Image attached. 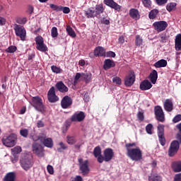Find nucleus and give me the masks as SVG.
Here are the masks:
<instances>
[{"label": "nucleus", "instance_id": "nucleus-1", "mask_svg": "<svg viewBox=\"0 0 181 181\" xmlns=\"http://www.w3.org/2000/svg\"><path fill=\"white\" fill-rule=\"evenodd\" d=\"M134 146H136V143H127L125 144L127 156L132 160L139 162L142 159V150L139 147L132 148Z\"/></svg>", "mask_w": 181, "mask_h": 181}, {"label": "nucleus", "instance_id": "nucleus-2", "mask_svg": "<svg viewBox=\"0 0 181 181\" xmlns=\"http://www.w3.org/2000/svg\"><path fill=\"white\" fill-rule=\"evenodd\" d=\"M18 136L15 134H11L8 136H4L2 138V144L7 148H12L16 145Z\"/></svg>", "mask_w": 181, "mask_h": 181}, {"label": "nucleus", "instance_id": "nucleus-3", "mask_svg": "<svg viewBox=\"0 0 181 181\" xmlns=\"http://www.w3.org/2000/svg\"><path fill=\"white\" fill-rule=\"evenodd\" d=\"M32 103L31 105L37 111L39 112H45V105H43V100L40 96H35L32 98Z\"/></svg>", "mask_w": 181, "mask_h": 181}, {"label": "nucleus", "instance_id": "nucleus-4", "mask_svg": "<svg viewBox=\"0 0 181 181\" xmlns=\"http://www.w3.org/2000/svg\"><path fill=\"white\" fill-rule=\"evenodd\" d=\"M30 139H33L35 142L40 141L41 144L46 146V148H53V139L50 137H46V136H39L36 139L33 138V136H30Z\"/></svg>", "mask_w": 181, "mask_h": 181}, {"label": "nucleus", "instance_id": "nucleus-5", "mask_svg": "<svg viewBox=\"0 0 181 181\" xmlns=\"http://www.w3.org/2000/svg\"><path fill=\"white\" fill-rule=\"evenodd\" d=\"M114 150L111 148H105L103 151V156L100 158V161L99 163H103V162H111L114 158Z\"/></svg>", "mask_w": 181, "mask_h": 181}, {"label": "nucleus", "instance_id": "nucleus-6", "mask_svg": "<svg viewBox=\"0 0 181 181\" xmlns=\"http://www.w3.org/2000/svg\"><path fill=\"white\" fill-rule=\"evenodd\" d=\"M13 30L16 35L20 37L21 40L25 42L26 39V29H25V27L21 25L14 24Z\"/></svg>", "mask_w": 181, "mask_h": 181}, {"label": "nucleus", "instance_id": "nucleus-7", "mask_svg": "<svg viewBox=\"0 0 181 181\" xmlns=\"http://www.w3.org/2000/svg\"><path fill=\"white\" fill-rule=\"evenodd\" d=\"M179 148H180V143H179V141L177 140L173 141L170 143V147L168 148V156H170V158L173 157V156L177 153Z\"/></svg>", "mask_w": 181, "mask_h": 181}, {"label": "nucleus", "instance_id": "nucleus-8", "mask_svg": "<svg viewBox=\"0 0 181 181\" xmlns=\"http://www.w3.org/2000/svg\"><path fill=\"white\" fill-rule=\"evenodd\" d=\"M32 149L33 153L39 156V158H43L45 156V149L40 144L34 142L32 145Z\"/></svg>", "mask_w": 181, "mask_h": 181}, {"label": "nucleus", "instance_id": "nucleus-9", "mask_svg": "<svg viewBox=\"0 0 181 181\" xmlns=\"http://www.w3.org/2000/svg\"><path fill=\"white\" fill-rule=\"evenodd\" d=\"M168 23L165 21H156L153 23V27L158 33L163 32V30H166V28H168Z\"/></svg>", "mask_w": 181, "mask_h": 181}, {"label": "nucleus", "instance_id": "nucleus-10", "mask_svg": "<svg viewBox=\"0 0 181 181\" xmlns=\"http://www.w3.org/2000/svg\"><path fill=\"white\" fill-rule=\"evenodd\" d=\"M86 118V113L84 112L80 111L75 112L71 117V122H81L84 121Z\"/></svg>", "mask_w": 181, "mask_h": 181}, {"label": "nucleus", "instance_id": "nucleus-11", "mask_svg": "<svg viewBox=\"0 0 181 181\" xmlns=\"http://www.w3.org/2000/svg\"><path fill=\"white\" fill-rule=\"evenodd\" d=\"M135 83V72L130 71L129 74L124 78V85L126 87H131Z\"/></svg>", "mask_w": 181, "mask_h": 181}, {"label": "nucleus", "instance_id": "nucleus-12", "mask_svg": "<svg viewBox=\"0 0 181 181\" xmlns=\"http://www.w3.org/2000/svg\"><path fill=\"white\" fill-rule=\"evenodd\" d=\"M49 8L52 9V11H55L56 12H63V13H70V8L62 6H57L54 4H49Z\"/></svg>", "mask_w": 181, "mask_h": 181}, {"label": "nucleus", "instance_id": "nucleus-13", "mask_svg": "<svg viewBox=\"0 0 181 181\" xmlns=\"http://www.w3.org/2000/svg\"><path fill=\"white\" fill-rule=\"evenodd\" d=\"M71 104H73V99L69 95H65L61 100V107L64 110L70 108Z\"/></svg>", "mask_w": 181, "mask_h": 181}, {"label": "nucleus", "instance_id": "nucleus-14", "mask_svg": "<svg viewBox=\"0 0 181 181\" xmlns=\"http://www.w3.org/2000/svg\"><path fill=\"white\" fill-rule=\"evenodd\" d=\"M155 115L157 121L165 122V114L160 106H156L155 107Z\"/></svg>", "mask_w": 181, "mask_h": 181}, {"label": "nucleus", "instance_id": "nucleus-15", "mask_svg": "<svg viewBox=\"0 0 181 181\" xmlns=\"http://www.w3.org/2000/svg\"><path fill=\"white\" fill-rule=\"evenodd\" d=\"M47 97L49 103H57V101H59V96L56 95V90L54 86H52L49 90Z\"/></svg>", "mask_w": 181, "mask_h": 181}, {"label": "nucleus", "instance_id": "nucleus-16", "mask_svg": "<svg viewBox=\"0 0 181 181\" xmlns=\"http://www.w3.org/2000/svg\"><path fill=\"white\" fill-rule=\"evenodd\" d=\"M21 166L24 170H29L32 166H33V163L30 158H22L20 160Z\"/></svg>", "mask_w": 181, "mask_h": 181}, {"label": "nucleus", "instance_id": "nucleus-17", "mask_svg": "<svg viewBox=\"0 0 181 181\" xmlns=\"http://www.w3.org/2000/svg\"><path fill=\"white\" fill-rule=\"evenodd\" d=\"M104 4L107 6L112 8V9H115L117 12H121V6L117 4V2H115L114 0H104Z\"/></svg>", "mask_w": 181, "mask_h": 181}, {"label": "nucleus", "instance_id": "nucleus-18", "mask_svg": "<svg viewBox=\"0 0 181 181\" xmlns=\"http://www.w3.org/2000/svg\"><path fill=\"white\" fill-rule=\"evenodd\" d=\"M79 169L82 175H86L90 173V168L88 167V160L83 161V163L79 165Z\"/></svg>", "mask_w": 181, "mask_h": 181}, {"label": "nucleus", "instance_id": "nucleus-19", "mask_svg": "<svg viewBox=\"0 0 181 181\" xmlns=\"http://www.w3.org/2000/svg\"><path fill=\"white\" fill-rule=\"evenodd\" d=\"M55 88L59 93H67L69 91V88L64 85V83L63 81H58L55 84Z\"/></svg>", "mask_w": 181, "mask_h": 181}, {"label": "nucleus", "instance_id": "nucleus-20", "mask_svg": "<svg viewBox=\"0 0 181 181\" xmlns=\"http://www.w3.org/2000/svg\"><path fill=\"white\" fill-rule=\"evenodd\" d=\"M103 152L101 151V147L100 146H98L94 148L93 149V156L95 158H96L97 161L98 162V163H100V158L103 157Z\"/></svg>", "mask_w": 181, "mask_h": 181}, {"label": "nucleus", "instance_id": "nucleus-21", "mask_svg": "<svg viewBox=\"0 0 181 181\" xmlns=\"http://www.w3.org/2000/svg\"><path fill=\"white\" fill-rule=\"evenodd\" d=\"M151 88H152V83L146 79L140 83V90L141 91H146V90H151Z\"/></svg>", "mask_w": 181, "mask_h": 181}, {"label": "nucleus", "instance_id": "nucleus-22", "mask_svg": "<svg viewBox=\"0 0 181 181\" xmlns=\"http://www.w3.org/2000/svg\"><path fill=\"white\" fill-rule=\"evenodd\" d=\"M94 11L95 18H98L100 16L101 13H104V11H105V8H104V4H100L96 5Z\"/></svg>", "mask_w": 181, "mask_h": 181}, {"label": "nucleus", "instance_id": "nucleus-23", "mask_svg": "<svg viewBox=\"0 0 181 181\" xmlns=\"http://www.w3.org/2000/svg\"><path fill=\"white\" fill-rule=\"evenodd\" d=\"M112 67H115V62L110 59H105L103 64L104 70H110V69H112Z\"/></svg>", "mask_w": 181, "mask_h": 181}, {"label": "nucleus", "instance_id": "nucleus-24", "mask_svg": "<svg viewBox=\"0 0 181 181\" xmlns=\"http://www.w3.org/2000/svg\"><path fill=\"white\" fill-rule=\"evenodd\" d=\"M129 14L130 18H132L134 21L139 20V18L141 17V16L139 15V11L136 8H131L129 10Z\"/></svg>", "mask_w": 181, "mask_h": 181}, {"label": "nucleus", "instance_id": "nucleus-25", "mask_svg": "<svg viewBox=\"0 0 181 181\" xmlns=\"http://www.w3.org/2000/svg\"><path fill=\"white\" fill-rule=\"evenodd\" d=\"M94 56L95 57H103V56H105V49L103 47H97L94 49Z\"/></svg>", "mask_w": 181, "mask_h": 181}, {"label": "nucleus", "instance_id": "nucleus-26", "mask_svg": "<svg viewBox=\"0 0 181 181\" xmlns=\"http://www.w3.org/2000/svg\"><path fill=\"white\" fill-rule=\"evenodd\" d=\"M164 108L168 112H172V111H173V103L172 102V100H165L164 102Z\"/></svg>", "mask_w": 181, "mask_h": 181}, {"label": "nucleus", "instance_id": "nucleus-27", "mask_svg": "<svg viewBox=\"0 0 181 181\" xmlns=\"http://www.w3.org/2000/svg\"><path fill=\"white\" fill-rule=\"evenodd\" d=\"M84 16L88 19H91L95 18V13L93 7L88 8L87 10L84 11Z\"/></svg>", "mask_w": 181, "mask_h": 181}, {"label": "nucleus", "instance_id": "nucleus-28", "mask_svg": "<svg viewBox=\"0 0 181 181\" xmlns=\"http://www.w3.org/2000/svg\"><path fill=\"white\" fill-rule=\"evenodd\" d=\"M3 181H16V173L15 172L8 173L3 178Z\"/></svg>", "mask_w": 181, "mask_h": 181}, {"label": "nucleus", "instance_id": "nucleus-29", "mask_svg": "<svg viewBox=\"0 0 181 181\" xmlns=\"http://www.w3.org/2000/svg\"><path fill=\"white\" fill-rule=\"evenodd\" d=\"M175 49L176 52L181 50V34H177L175 39Z\"/></svg>", "mask_w": 181, "mask_h": 181}, {"label": "nucleus", "instance_id": "nucleus-30", "mask_svg": "<svg viewBox=\"0 0 181 181\" xmlns=\"http://www.w3.org/2000/svg\"><path fill=\"white\" fill-rule=\"evenodd\" d=\"M173 172H181V161H174L171 164Z\"/></svg>", "mask_w": 181, "mask_h": 181}, {"label": "nucleus", "instance_id": "nucleus-31", "mask_svg": "<svg viewBox=\"0 0 181 181\" xmlns=\"http://www.w3.org/2000/svg\"><path fill=\"white\" fill-rule=\"evenodd\" d=\"M153 66L156 69H160V67H166V66H168V61L165 59L158 60L153 64Z\"/></svg>", "mask_w": 181, "mask_h": 181}, {"label": "nucleus", "instance_id": "nucleus-32", "mask_svg": "<svg viewBox=\"0 0 181 181\" xmlns=\"http://www.w3.org/2000/svg\"><path fill=\"white\" fill-rule=\"evenodd\" d=\"M150 80L152 84H156L158 80V71L156 70H153L149 75Z\"/></svg>", "mask_w": 181, "mask_h": 181}, {"label": "nucleus", "instance_id": "nucleus-33", "mask_svg": "<svg viewBox=\"0 0 181 181\" xmlns=\"http://www.w3.org/2000/svg\"><path fill=\"white\" fill-rule=\"evenodd\" d=\"M158 15H159V10L154 8L149 12L148 18L151 20L156 19V18H158Z\"/></svg>", "mask_w": 181, "mask_h": 181}, {"label": "nucleus", "instance_id": "nucleus-34", "mask_svg": "<svg viewBox=\"0 0 181 181\" xmlns=\"http://www.w3.org/2000/svg\"><path fill=\"white\" fill-rule=\"evenodd\" d=\"M66 142L69 145H74L77 142V139L74 136L68 135L66 136Z\"/></svg>", "mask_w": 181, "mask_h": 181}, {"label": "nucleus", "instance_id": "nucleus-35", "mask_svg": "<svg viewBox=\"0 0 181 181\" xmlns=\"http://www.w3.org/2000/svg\"><path fill=\"white\" fill-rule=\"evenodd\" d=\"M158 136L165 135V125L159 124L157 127Z\"/></svg>", "mask_w": 181, "mask_h": 181}, {"label": "nucleus", "instance_id": "nucleus-36", "mask_svg": "<svg viewBox=\"0 0 181 181\" xmlns=\"http://www.w3.org/2000/svg\"><path fill=\"white\" fill-rule=\"evenodd\" d=\"M91 73H82V78H83L86 83H90V81H91Z\"/></svg>", "mask_w": 181, "mask_h": 181}, {"label": "nucleus", "instance_id": "nucleus-37", "mask_svg": "<svg viewBox=\"0 0 181 181\" xmlns=\"http://www.w3.org/2000/svg\"><path fill=\"white\" fill-rule=\"evenodd\" d=\"M36 49L40 52H47L49 50V49L47 48V46L45 45V42L37 45Z\"/></svg>", "mask_w": 181, "mask_h": 181}, {"label": "nucleus", "instance_id": "nucleus-38", "mask_svg": "<svg viewBox=\"0 0 181 181\" xmlns=\"http://www.w3.org/2000/svg\"><path fill=\"white\" fill-rule=\"evenodd\" d=\"M149 181H162V177L158 175H151L148 177Z\"/></svg>", "mask_w": 181, "mask_h": 181}, {"label": "nucleus", "instance_id": "nucleus-39", "mask_svg": "<svg viewBox=\"0 0 181 181\" xmlns=\"http://www.w3.org/2000/svg\"><path fill=\"white\" fill-rule=\"evenodd\" d=\"M66 32L71 37H76V32L70 25L66 26Z\"/></svg>", "mask_w": 181, "mask_h": 181}, {"label": "nucleus", "instance_id": "nucleus-40", "mask_svg": "<svg viewBox=\"0 0 181 181\" xmlns=\"http://www.w3.org/2000/svg\"><path fill=\"white\" fill-rule=\"evenodd\" d=\"M16 23H18V25H25L26 22H28V19L26 17H18L16 20Z\"/></svg>", "mask_w": 181, "mask_h": 181}, {"label": "nucleus", "instance_id": "nucleus-41", "mask_svg": "<svg viewBox=\"0 0 181 181\" xmlns=\"http://www.w3.org/2000/svg\"><path fill=\"white\" fill-rule=\"evenodd\" d=\"M51 70L53 71V73H56V74H60L63 71V69H60L59 67H57V66L52 65L51 66Z\"/></svg>", "mask_w": 181, "mask_h": 181}, {"label": "nucleus", "instance_id": "nucleus-42", "mask_svg": "<svg viewBox=\"0 0 181 181\" xmlns=\"http://www.w3.org/2000/svg\"><path fill=\"white\" fill-rule=\"evenodd\" d=\"M16 50H18V47H16V46L15 45H11L8 47L7 49H6L5 52L6 53H15Z\"/></svg>", "mask_w": 181, "mask_h": 181}, {"label": "nucleus", "instance_id": "nucleus-43", "mask_svg": "<svg viewBox=\"0 0 181 181\" xmlns=\"http://www.w3.org/2000/svg\"><path fill=\"white\" fill-rule=\"evenodd\" d=\"M176 3H169L166 6V9L168 11V12H172L173 9H175L176 8Z\"/></svg>", "mask_w": 181, "mask_h": 181}, {"label": "nucleus", "instance_id": "nucleus-44", "mask_svg": "<svg viewBox=\"0 0 181 181\" xmlns=\"http://www.w3.org/2000/svg\"><path fill=\"white\" fill-rule=\"evenodd\" d=\"M177 129H178L179 132L176 135L177 139L180 141V143L181 144V123L178 124L176 126Z\"/></svg>", "mask_w": 181, "mask_h": 181}, {"label": "nucleus", "instance_id": "nucleus-45", "mask_svg": "<svg viewBox=\"0 0 181 181\" xmlns=\"http://www.w3.org/2000/svg\"><path fill=\"white\" fill-rule=\"evenodd\" d=\"M20 135L23 138H28V135H29V131L28 129H22L20 130Z\"/></svg>", "mask_w": 181, "mask_h": 181}, {"label": "nucleus", "instance_id": "nucleus-46", "mask_svg": "<svg viewBox=\"0 0 181 181\" xmlns=\"http://www.w3.org/2000/svg\"><path fill=\"white\" fill-rule=\"evenodd\" d=\"M159 143L162 146H165L166 145V139H165V135L158 136Z\"/></svg>", "mask_w": 181, "mask_h": 181}, {"label": "nucleus", "instance_id": "nucleus-47", "mask_svg": "<svg viewBox=\"0 0 181 181\" xmlns=\"http://www.w3.org/2000/svg\"><path fill=\"white\" fill-rule=\"evenodd\" d=\"M52 37H57L59 36V32L57 31V28L53 27L51 30Z\"/></svg>", "mask_w": 181, "mask_h": 181}, {"label": "nucleus", "instance_id": "nucleus-48", "mask_svg": "<svg viewBox=\"0 0 181 181\" xmlns=\"http://www.w3.org/2000/svg\"><path fill=\"white\" fill-rule=\"evenodd\" d=\"M141 2L145 8H149L152 6V1L151 0H141Z\"/></svg>", "mask_w": 181, "mask_h": 181}, {"label": "nucleus", "instance_id": "nucleus-49", "mask_svg": "<svg viewBox=\"0 0 181 181\" xmlns=\"http://www.w3.org/2000/svg\"><path fill=\"white\" fill-rule=\"evenodd\" d=\"M142 37H141V35H136V40H135V45L136 46H141L142 45Z\"/></svg>", "mask_w": 181, "mask_h": 181}, {"label": "nucleus", "instance_id": "nucleus-50", "mask_svg": "<svg viewBox=\"0 0 181 181\" xmlns=\"http://www.w3.org/2000/svg\"><path fill=\"white\" fill-rule=\"evenodd\" d=\"M11 151L14 155H17L18 153H21L22 152V148L21 146H16L12 148Z\"/></svg>", "mask_w": 181, "mask_h": 181}, {"label": "nucleus", "instance_id": "nucleus-51", "mask_svg": "<svg viewBox=\"0 0 181 181\" xmlns=\"http://www.w3.org/2000/svg\"><path fill=\"white\" fill-rule=\"evenodd\" d=\"M35 43H36L37 46H38L39 45H42V44L45 43V40H43V37L42 36H37L35 38Z\"/></svg>", "mask_w": 181, "mask_h": 181}, {"label": "nucleus", "instance_id": "nucleus-52", "mask_svg": "<svg viewBox=\"0 0 181 181\" xmlns=\"http://www.w3.org/2000/svg\"><path fill=\"white\" fill-rule=\"evenodd\" d=\"M112 82L115 83V84H117L118 86H121L122 84V80L118 76H115L112 78Z\"/></svg>", "mask_w": 181, "mask_h": 181}, {"label": "nucleus", "instance_id": "nucleus-53", "mask_svg": "<svg viewBox=\"0 0 181 181\" xmlns=\"http://www.w3.org/2000/svg\"><path fill=\"white\" fill-rule=\"evenodd\" d=\"M137 118L140 122H144V119H145V115H144V112H139L137 113Z\"/></svg>", "mask_w": 181, "mask_h": 181}, {"label": "nucleus", "instance_id": "nucleus-54", "mask_svg": "<svg viewBox=\"0 0 181 181\" xmlns=\"http://www.w3.org/2000/svg\"><path fill=\"white\" fill-rule=\"evenodd\" d=\"M153 128V126L152 125V124H147V126L146 127V131L147 134H148L149 135H152V129Z\"/></svg>", "mask_w": 181, "mask_h": 181}, {"label": "nucleus", "instance_id": "nucleus-55", "mask_svg": "<svg viewBox=\"0 0 181 181\" xmlns=\"http://www.w3.org/2000/svg\"><path fill=\"white\" fill-rule=\"evenodd\" d=\"M59 145L61 146V148H57L58 152H62V149L66 150L67 149V145L64 144L63 141L59 142Z\"/></svg>", "mask_w": 181, "mask_h": 181}, {"label": "nucleus", "instance_id": "nucleus-56", "mask_svg": "<svg viewBox=\"0 0 181 181\" xmlns=\"http://www.w3.org/2000/svg\"><path fill=\"white\" fill-rule=\"evenodd\" d=\"M160 40V42H161V43H166V34L165 33H161L159 35Z\"/></svg>", "mask_w": 181, "mask_h": 181}, {"label": "nucleus", "instance_id": "nucleus-57", "mask_svg": "<svg viewBox=\"0 0 181 181\" xmlns=\"http://www.w3.org/2000/svg\"><path fill=\"white\" fill-rule=\"evenodd\" d=\"M156 3L158 6H162L166 4H168V0H156Z\"/></svg>", "mask_w": 181, "mask_h": 181}, {"label": "nucleus", "instance_id": "nucleus-58", "mask_svg": "<svg viewBox=\"0 0 181 181\" xmlns=\"http://www.w3.org/2000/svg\"><path fill=\"white\" fill-rule=\"evenodd\" d=\"M180 121H181V115H177L173 119V122H174V124H176V123L179 122Z\"/></svg>", "mask_w": 181, "mask_h": 181}, {"label": "nucleus", "instance_id": "nucleus-59", "mask_svg": "<svg viewBox=\"0 0 181 181\" xmlns=\"http://www.w3.org/2000/svg\"><path fill=\"white\" fill-rule=\"evenodd\" d=\"M47 170L49 175H53L54 173V170L53 169V166L48 165L47 167Z\"/></svg>", "mask_w": 181, "mask_h": 181}, {"label": "nucleus", "instance_id": "nucleus-60", "mask_svg": "<svg viewBox=\"0 0 181 181\" xmlns=\"http://www.w3.org/2000/svg\"><path fill=\"white\" fill-rule=\"evenodd\" d=\"M33 6H28V9H27V13H29V15H32L34 11Z\"/></svg>", "mask_w": 181, "mask_h": 181}, {"label": "nucleus", "instance_id": "nucleus-61", "mask_svg": "<svg viewBox=\"0 0 181 181\" xmlns=\"http://www.w3.org/2000/svg\"><path fill=\"white\" fill-rule=\"evenodd\" d=\"M6 23V19L0 16V26H4Z\"/></svg>", "mask_w": 181, "mask_h": 181}, {"label": "nucleus", "instance_id": "nucleus-62", "mask_svg": "<svg viewBox=\"0 0 181 181\" xmlns=\"http://www.w3.org/2000/svg\"><path fill=\"white\" fill-rule=\"evenodd\" d=\"M37 128H43L45 127V123L42 120H39L37 123Z\"/></svg>", "mask_w": 181, "mask_h": 181}, {"label": "nucleus", "instance_id": "nucleus-63", "mask_svg": "<svg viewBox=\"0 0 181 181\" xmlns=\"http://www.w3.org/2000/svg\"><path fill=\"white\" fill-rule=\"evenodd\" d=\"M173 181H181V173L176 174L174 177Z\"/></svg>", "mask_w": 181, "mask_h": 181}, {"label": "nucleus", "instance_id": "nucleus-64", "mask_svg": "<svg viewBox=\"0 0 181 181\" xmlns=\"http://www.w3.org/2000/svg\"><path fill=\"white\" fill-rule=\"evenodd\" d=\"M107 57H115V52L110 51L107 52Z\"/></svg>", "mask_w": 181, "mask_h": 181}]
</instances>
